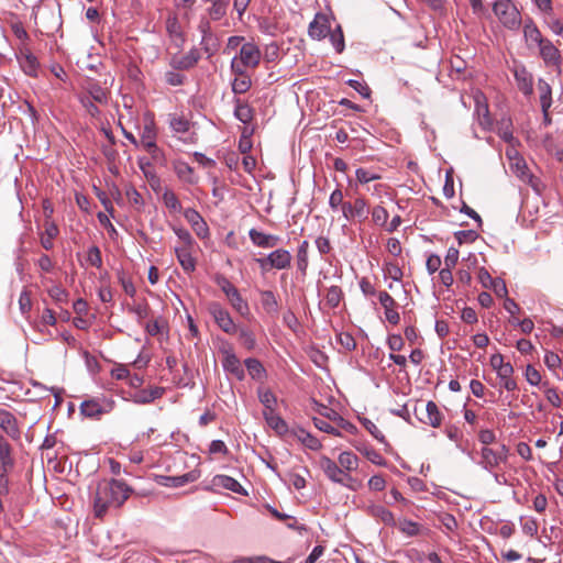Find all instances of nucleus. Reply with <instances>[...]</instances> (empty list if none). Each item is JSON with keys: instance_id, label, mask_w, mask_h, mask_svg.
<instances>
[{"instance_id": "nucleus-1", "label": "nucleus", "mask_w": 563, "mask_h": 563, "mask_svg": "<svg viewBox=\"0 0 563 563\" xmlns=\"http://www.w3.org/2000/svg\"><path fill=\"white\" fill-rule=\"evenodd\" d=\"M132 489L119 479H103L98 483L93 497V514L102 518L109 509L120 508L130 497Z\"/></svg>"}, {"instance_id": "nucleus-2", "label": "nucleus", "mask_w": 563, "mask_h": 563, "mask_svg": "<svg viewBox=\"0 0 563 563\" xmlns=\"http://www.w3.org/2000/svg\"><path fill=\"white\" fill-rule=\"evenodd\" d=\"M320 470L324 476L332 483L339 484L352 492H356L362 487V482L352 475L344 474L338 462L327 455H321L318 461Z\"/></svg>"}, {"instance_id": "nucleus-3", "label": "nucleus", "mask_w": 563, "mask_h": 563, "mask_svg": "<svg viewBox=\"0 0 563 563\" xmlns=\"http://www.w3.org/2000/svg\"><path fill=\"white\" fill-rule=\"evenodd\" d=\"M478 454V465L488 473H494L508 462L509 449L505 444H500L497 450L482 446Z\"/></svg>"}, {"instance_id": "nucleus-4", "label": "nucleus", "mask_w": 563, "mask_h": 563, "mask_svg": "<svg viewBox=\"0 0 563 563\" xmlns=\"http://www.w3.org/2000/svg\"><path fill=\"white\" fill-rule=\"evenodd\" d=\"M493 11L500 23L509 30H516L521 23V14L511 0H497Z\"/></svg>"}, {"instance_id": "nucleus-5", "label": "nucleus", "mask_w": 563, "mask_h": 563, "mask_svg": "<svg viewBox=\"0 0 563 563\" xmlns=\"http://www.w3.org/2000/svg\"><path fill=\"white\" fill-rule=\"evenodd\" d=\"M115 401L104 395L86 399L80 404V413L87 418L99 419L114 409Z\"/></svg>"}, {"instance_id": "nucleus-6", "label": "nucleus", "mask_w": 563, "mask_h": 563, "mask_svg": "<svg viewBox=\"0 0 563 563\" xmlns=\"http://www.w3.org/2000/svg\"><path fill=\"white\" fill-rule=\"evenodd\" d=\"M207 311L216 322V324L225 333L234 334L238 328L230 312L218 301H210L207 305Z\"/></svg>"}, {"instance_id": "nucleus-7", "label": "nucleus", "mask_w": 563, "mask_h": 563, "mask_svg": "<svg viewBox=\"0 0 563 563\" xmlns=\"http://www.w3.org/2000/svg\"><path fill=\"white\" fill-rule=\"evenodd\" d=\"M220 353L222 355L221 363L224 372L234 376L238 380H243L245 378V372L232 345L229 343L223 344L220 347Z\"/></svg>"}, {"instance_id": "nucleus-8", "label": "nucleus", "mask_w": 563, "mask_h": 563, "mask_svg": "<svg viewBox=\"0 0 563 563\" xmlns=\"http://www.w3.org/2000/svg\"><path fill=\"white\" fill-rule=\"evenodd\" d=\"M81 95H86L90 100L101 106L108 104L110 98V91L96 80H88Z\"/></svg>"}, {"instance_id": "nucleus-9", "label": "nucleus", "mask_w": 563, "mask_h": 563, "mask_svg": "<svg viewBox=\"0 0 563 563\" xmlns=\"http://www.w3.org/2000/svg\"><path fill=\"white\" fill-rule=\"evenodd\" d=\"M330 33V21L325 14L317 13L314 19L310 22L308 34L311 38L320 41L327 37Z\"/></svg>"}, {"instance_id": "nucleus-10", "label": "nucleus", "mask_w": 563, "mask_h": 563, "mask_svg": "<svg viewBox=\"0 0 563 563\" xmlns=\"http://www.w3.org/2000/svg\"><path fill=\"white\" fill-rule=\"evenodd\" d=\"M290 258L291 256L286 249H276L266 258H260L257 262L263 268L269 265L271 267L283 269L289 265Z\"/></svg>"}, {"instance_id": "nucleus-11", "label": "nucleus", "mask_w": 563, "mask_h": 563, "mask_svg": "<svg viewBox=\"0 0 563 563\" xmlns=\"http://www.w3.org/2000/svg\"><path fill=\"white\" fill-rule=\"evenodd\" d=\"M514 76L518 89L526 96H531L533 92V77L531 73L522 65L514 67Z\"/></svg>"}, {"instance_id": "nucleus-12", "label": "nucleus", "mask_w": 563, "mask_h": 563, "mask_svg": "<svg viewBox=\"0 0 563 563\" xmlns=\"http://www.w3.org/2000/svg\"><path fill=\"white\" fill-rule=\"evenodd\" d=\"M378 301L385 310V318L391 324H398L400 316L396 310V301L387 291H379L377 294Z\"/></svg>"}, {"instance_id": "nucleus-13", "label": "nucleus", "mask_w": 563, "mask_h": 563, "mask_svg": "<svg viewBox=\"0 0 563 563\" xmlns=\"http://www.w3.org/2000/svg\"><path fill=\"white\" fill-rule=\"evenodd\" d=\"M199 477V471H190L179 476H158L157 483L165 487H181L188 483L196 482Z\"/></svg>"}, {"instance_id": "nucleus-14", "label": "nucleus", "mask_w": 563, "mask_h": 563, "mask_svg": "<svg viewBox=\"0 0 563 563\" xmlns=\"http://www.w3.org/2000/svg\"><path fill=\"white\" fill-rule=\"evenodd\" d=\"M261 51L252 42L244 43L240 48L239 58L249 67L255 68L261 62Z\"/></svg>"}, {"instance_id": "nucleus-15", "label": "nucleus", "mask_w": 563, "mask_h": 563, "mask_svg": "<svg viewBox=\"0 0 563 563\" xmlns=\"http://www.w3.org/2000/svg\"><path fill=\"white\" fill-rule=\"evenodd\" d=\"M165 393L163 387H151L134 391L131 395V400L137 405L151 404L154 400L161 398Z\"/></svg>"}, {"instance_id": "nucleus-16", "label": "nucleus", "mask_w": 563, "mask_h": 563, "mask_svg": "<svg viewBox=\"0 0 563 563\" xmlns=\"http://www.w3.org/2000/svg\"><path fill=\"white\" fill-rule=\"evenodd\" d=\"M211 484L214 488L228 489L241 495L247 494L243 486L235 478L228 475L218 474L213 476Z\"/></svg>"}, {"instance_id": "nucleus-17", "label": "nucleus", "mask_w": 563, "mask_h": 563, "mask_svg": "<svg viewBox=\"0 0 563 563\" xmlns=\"http://www.w3.org/2000/svg\"><path fill=\"white\" fill-rule=\"evenodd\" d=\"M0 428L13 440L20 438L16 418L8 410L0 408Z\"/></svg>"}, {"instance_id": "nucleus-18", "label": "nucleus", "mask_w": 563, "mask_h": 563, "mask_svg": "<svg viewBox=\"0 0 563 563\" xmlns=\"http://www.w3.org/2000/svg\"><path fill=\"white\" fill-rule=\"evenodd\" d=\"M523 36L529 49H537L547 40L532 21L525 24Z\"/></svg>"}, {"instance_id": "nucleus-19", "label": "nucleus", "mask_w": 563, "mask_h": 563, "mask_svg": "<svg viewBox=\"0 0 563 563\" xmlns=\"http://www.w3.org/2000/svg\"><path fill=\"white\" fill-rule=\"evenodd\" d=\"M161 200L165 208L167 209L169 216L177 217L181 214L184 208L178 196L172 189L165 188L162 194Z\"/></svg>"}, {"instance_id": "nucleus-20", "label": "nucleus", "mask_w": 563, "mask_h": 563, "mask_svg": "<svg viewBox=\"0 0 563 563\" xmlns=\"http://www.w3.org/2000/svg\"><path fill=\"white\" fill-rule=\"evenodd\" d=\"M537 49L547 65L554 66L560 63V52L550 40L547 38Z\"/></svg>"}, {"instance_id": "nucleus-21", "label": "nucleus", "mask_w": 563, "mask_h": 563, "mask_svg": "<svg viewBox=\"0 0 563 563\" xmlns=\"http://www.w3.org/2000/svg\"><path fill=\"white\" fill-rule=\"evenodd\" d=\"M538 91H539V98H540V104L541 109L544 115V120L549 121V109L552 104V90L550 85L543 80L539 79L538 81Z\"/></svg>"}, {"instance_id": "nucleus-22", "label": "nucleus", "mask_w": 563, "mask_h": 563, "mask_svg": "<svg viewBox=\"0 0 563 563\" xmlns=\"http://www.w3.org/2000/svg\"><path fill=\"white\" fill-rule=\"evenodd\" d=\"M174 170L177 177L189 185H195L198 183V176L195 174L194 168L183 161H176L174 163Z\"/></svg>"}, {"instance_id": "nucleus-23", "label": "nucleus", "mask_w": 563, "mask_h": 563, "mask_svg": "<svg viewBox=\"0 0 563 563\" xmlns=\"http://www.w3.org/2000/svg\"><path fill=\"white\" fill-rule=\"evenodd\" d=\"M210 5L207 8V14L210 20L219 21L227 15L230 0H203Z\"/></svg>"}, {"instance_id": "nucleus-24", "label": "nucleus", "mask_w": 563, "mask_h": 563, "mask_svg": "<svg viewBox=\"0 0 563 563\" xmlns=\"http://www.w3.org/2000/svg\"><path fill=\"white\" fill-rule=\"evenodd\" d=\"M228 301L231 307L244 318H247L251 314L250 306L245 299L242 298L238 288L231 291L228 296Z\"/></svg>"}, {"instance_id": "nucleus-25", "label": "nucleus", "mask_w": 563, "mask_h": 563, "mask_svg": "<svg viewBox=\"0 0 563 563\" xmlns=\"http://www.w3.org/2000/svg\"><path fill=\"white\" fill-rule=\"evenodd\" d=\"M426 413H427L426 418H420L421 422L429 424L433 428H439L441 426L442 420H443V415L441 413V411L439 410V407L437 406V404L434 401L430 400L426 404Z\"/></svg>"}, {"instance_id": "nucleus-26", "label": "nucleus", "mask_w": 563, "mask_h": 563, "mask_svg": "<svg viewBox=\"0 0 563 563\" xmlns=\"http://www.w3.org/2000/svg\"><path fill=\"white\" fill-rule=\"evenodd\" d=\"M338 463L344 470V474L351 475L358 468L360 460L356 454L351 451H343L338 456Z\"/></svg>"}, {"instance_id": "nucleus-27", "label": "nucleus", "mask_w": 563, "mask_h": 563, "mask_svg": "<svg viewBox=\"0 0 563 563\" xmlns=\"http://www.w3.org/2000/svg\"><path fill=\"white\" fill-rule=\"evenodd\" d=\"M263 417L266 423L278 434H284L288 430L286 421L276 412V410H264Z\"/></svg>"}, {"instance_id": "nucleus-28", "label": "nucleus", "mask_w": 563, "mask_h": 563, "mask_svg": "<svg viewBox=\"0 0 563 563\" xmlns=\"http://www.w3.org/2000/svg\"><path fill=\"white\" fill-rule=\"evenodd\" d=\"M200 59V53L197 48L190 49L187 54L179 58H173L172 65L178 69H189L194 67Z\"/></svg>"}, {"instance_id": "nucleus-29", "label": "nucleus", "mask_w": 563, "mask_h": 563, "mask_svg": "<svg viewBox=\"0 0 563 563\" xmlns=\"http://www.w3.org/2000/svg\"><path fill=\"white\" fill-rule=\"evenodd\" d=\"M249 234L252 242L257 246H275L279 243H283V241L278 236L265 234L255 229L250 230Z\"/></svg>"}, {"instance_id": "nucleus-30", "label": "nucleus", "mask_w": 563, "mask_h": 563, "mask_svg": "<svg viewBox=\"0 0 563 563\" xmlns=\"http://www.w3.org/2000/svg\"><path fill=\"white\" fill-rule=\"evenodd\" d=\"M367 514L373 518L380 520L387 526L395 525V518L391 511L382 505H371L367 507Z\"/></svg>"}, {"instance_id": "nucleus-31", "label": "nucleus", "mask_w": 563, "mask_h": 563, "mask_svg": "<svg viewBox=\"0 0 563 563\" xmlns=\"http://www.w3.org/2000/svg\"><path fill=\"white\" fill-rule=\"evenodd\" d=\"M244 364L252 379L263 382L266 378V369L257 358L249 357Z\"/></svg>"}, {"instance_id": "nucleus-32", "label": "nucleus", "mask_w": 563, "mask_h": 563, "mask_svg": "<svg viewBox=\"0 0 563 563\" xmlns=\"http://www.w3.org/2000/svg\"><path fill=\"white\" fill-rule=\"evenodd\" d=\"M156 143V130L153 121H146L142 128L141 136L139 140V146L152 147V144Z\"/></svg>"}, {"instance_id": "nucleus-33", "label": "nucleus", "mask_w": 563, "mask_h": 563, "mask_svg": "<svg viewBox=\"0 0 563 563\" xmlns=\"http://www.w3.org/2000/svg\"><path fill=\"white\" fill-rule=\"evenodd\" d=\"M177 258L186 273H192L196 268V257L191 253V249H175Z\"/></svg>"}, {"instance_id": "nucleus-34", "label": "nucleus", "mask_w": 563, "mask_h": 563, "mask_svg": "<svg viewBox=\"0 0 563 563\" xmlns=\"http://www.w3.org/2000/svg\"><path fill=\"white\" fill-rule=\"evenodd\" d=\"M44 231L41 233L42 246L51 245L52 241L58 235V228L53 219H44Z\"/></svg>"}, {"instance_id": "nucleus-35", "label": "nucleus", "mask_w": 563, "mask_h": 563, "mask_svg": "<svg viewBox=\"0 0 563 563\" xmlns=\"http://www.w3.org/2000/svg\"><path fill=\"white\" fill-rule=\"evenodd\" d=\"M295 435L298 441H300L306 448L312 451H318L322 448L321 442L314 435L303 429L297 430Z\"/></svg>"}, {"instance_id": "nucleus-36", "label": "nucleus", "mask_w": 563, "mask_h": 563, "mask_svg": "<svg viewBox=\"0 0 563 563\" xmlns=\"http://www.w3.org/2000/svg\"><path fill=\"white\" fill-rule=\"evenodd\" d=\"M21 68L27 76H37L38 62L32 54H24L19 58Z\"/></svg>"}, {"instance_id": "nucleus-37", "label": "nucleus", "mask_w": 563, "mask_h": 563, "mask_svg": "<svg viewBox=\"0 0 563 563\" xmlns=\"http://www.w3.org/2000/svg\"><path fill=\"white\" fill-rule=\"evenodd\" d=\"M234 115L242 123H249L253 119V110L247 103L242 102L241 99H235Z\"/></svg>"}, {"instance_id": "nucleus-38", "label": "nucleus", "mask_w": 563, "mask_h": 563, "mask_svg": "<svg viewBox=\"0 0 563 563\" xmlns=\"http://www.w3.org/2000/svg\"><path fill=\"white\" fill-rule=\"evenodd\" d=\"M257 395L264 410H276L277 397L269 389L258 388Z\"/></svg>"}, {"instance_id": "nucleus-39", "label": "nucleus", "mask_w": 563, "mask_h": 563, "mask_svg": "<svg viewBox=\"0 0 563 563\" xmlns=\"http://www.w3.org/2000/svg\"><path fill=\"white\" fill-rule=\"evenodd\" d=\"M353 205H354L355 221L364 222L365 220H367L368 214H369V208L367 206L366 200L362 197H357L353 201Z\"/></svg>"}, {"instance_id": "nucleus-40", "label": "nucleus", "mask_w": 563, "mask_h": 563, "mask_svg": "<svg viewBox=\"0 0 563 563\" xmlns=\"http://www.w3.org/2000/svg\"><path fill=\"white\" fill-rule=\"evenodd\" d=\"M167 329V322L163 318H157L155 320L148 321L145 324V331L151 336H157L163 334V332Z\"/></svg>"}, {"instance_id": "nucleus-41", "label": "nucleus", "mask_w": 563, "mask_h": 563, "mask_svg": "<svg viewBox=\"0 0 563 563\" xmlns=\"http://www.w3.org/2000/svg\"><path fill=\"white\" fill-rule=\"evenodd\" d=\"M0 462L3 466H13L14 461L11 456V445L9 442L0 434Z\"/></svg>"}, {"instance_id": "nucleus-42", "label": "nucleus", "mask_w": 563, "mask_h": 563, "mask_svg": "<svg viewBox=\"0 0 563 563\" xmlns=\"http://www.w3.org/2000/svg\"><path fill=\"white\" fill-rule=\"evenodd\" d=\"M261 302L263 308L268 312H277L278 303L275 295L271 290L262 291L261 294Z\"/></svg>"}, {"instance_id": "nucleus-43", "label": "nucleus", "mask_w": 563, "mask_h": 563, "mask_svg": "<svg viewBox=\"0 0 563 563\" xmlns=\"http://www.w3.org/2000/svg\"><path fill=\"white\" fill-rule=\"evenodd\" d=\"M542 388L547 400L555 408L562 406V399L556 388L551 387L548 382L542 383Z\"/></svg>"}, {"instance_id": "nucleus-44", "label": "nucleus", "mask_w": 563, "mask_h": 563, "mask_svg": "<svg viewBox=\"0 0 563 563\" xmlns=\"http://www.w3.org/2000/svg\"><path fill=\"white\" fill-rule=\"evenodd\" d=\"M357 450L373 464L384 466L386 465L385 459L382 454L373 448H357Z\"/></svg>"}, {"instance_id": "nucleus-45", "label": "nucleus", "mask_w": 563, "mask_h": 563, "mask_svg": "<svg viewBox=\"0 0 563 563\" xmlns=\"http://www.w3.org/2000/svg\"><path fill=\"white\" fill-rule=\"evenodd\" d=\"M125 196L131 206H133L135 209L141 210L144 206V200L142 195L134 188L133 186H130L125 189Z\"/></svg>"}, {"instance_id": "nucleus-46", "label": "nucleus", "mask_w": 563, "mask_h": 563, "mask_svg": "<svg viewBox=\"0 0 563 563\" xmlns=\"http://www.w3.org/2000/svg\"><path fill=\"white\" fill-rule=\"evenodd\" d=\"M252 81L249 75L235 77L232 81V90L234 93H245L251 88Z\"/></svg>"}, {"instance_id": "nucleus-47", "label": "nucleus", "mask_w": 563, "mask_h": 563, "mask_svg": "<svg viewBox=\"0 0 563 563\" xmlns=\"http://www.w3.org/2000/svg\"><path fill=\"white\" fill-rule=\"evenodd\" d=\"M355 177L360 184H368L369 181L379 179L380 175L374 170L360 167L355 170Z\"/></svg>"}, {"instance_id": "nucleus-48", "label": "nucleus", "mask_w": 563, "mask_h": 563, "mask_svg": "<svg viewBox=\"0 0 563 563\" xmlns=\"http://www.w3.org/2000/svg\"><path fill=\"white\" fill-rule=\"evenodd\" d=\"M521 529L526 536L534 537L538 533V521L532 517L520 518Z\"/></svg>"}, {"instance_id": "nucleus-49", "label": "nucleus", "mask_w": 563, "mask_h": 563, "mask_svg": "<svg viewBox=\"0 0 563 563\" xmlns=\"http://www.w3.org/2000/svg\"><path fill=\"white\" fill-rule=\"evenodd\" d=\"M330 42L333 45L336 53H342L344 49V36L341 26L338 25L334 31L329 33Z\"/></svg>"}, {"instance_id": "nucleus-50", "label": "nucleus", "mask_w": 563, "mask_h": 563, "mask_svg": "<svg viewBox=\"0 0 563 563\" xmlns=\"http://www.w3.org/2000/svg\"><path fill=\"white\" fill-rule=\"evenodd\" d=\"M486 277L489 282V287L494 290L496 296H498L499 298H506L508 290L505 282L500 278L493 279L488 273H486Z\"/></svg>"}, {"instance_id": "nucleus-51", "label": "nucleus", "mask_w": 563, "mask_h": 563, "mask_svg": "<svg viewBox=\"0 0 563 563\" xmlns=\"http://www.w3.org/2000/svg\"><path fill=\"white\" fill-rule=\"evenodd\" d=\"M169 125L173 131L177 133H185L190 128V122L185 117L181 115H173L169 121Z\"/></svg>"}, {"instance_id": "nucleus-52", "label": "nucleus", "mask_w": 563, "mask_h": 563, "mask_svg": "<svg viewBox=\"0 0 563 563\" xmlns=\"http://www.w3.org/2000/svg\"><path fill=\"white\" fill-rule=\"evenodd\" d=\"M78 100L89 115L92 118L99 117L100 110L97 106V102L90 100L86 95H79Z\"/></svg>"}, {"instance_id": "nucleus-53", "label": "nucleus", "mask_w": 563, "mask_h": 563, "mask_svg": "<svg viewBox=\"0 0 563 563\" xmlns=\"http://www.w3.org/2000/svg\"><path fill=\"white\" fill-rule=\"evenodd\" d=\"M201 46L208 57L212 56L219 47L218 38L212 34L201 37Z\"/></svg>"}, {"instance_id": "nucleus-54", "label": "nucleus", "mask_w": 563, "mask_h": 563, "mask_svg": "<svg viewBox=\"0 0 563 563\" xmlns=\"http://www.w3.org/2000/svg\"><path fill=\"white\" fill-rule=\"evenodd\" d=\"M342 298V290L338 286H331L325 295V302L329 307L335 308L339 306Z\"/></svg>"}, {"instance_id": "nucleus-55", "label": "nucleus", "mask_w": 563, "mask_h": 563, "mask_svg": "<svg viewBox=\"0 0 563 563\" xmlns=\"http://www.w3.org/2000/svg\"><path fill=\"white\" fill-rule=\"evenodd\" d=\"M372 221L376 225L386 227L388 220V212L382 206H376L373 208L372 212Z\"/></svg>"}, {"instance_id": "nucleus-56", "label": "nucleus", "mask_w": 563, "mask_h": 563, "mask_svg": "<svg viewBox=\"0 0 563 563\" xmlns=\"http://www.w3.org/2000/svg\"><path fill=\"white\" fill-rule=\"evenodd\" d=\"M456 242L461 244L474 243L477 239V233L474 230H462L454 233Z\"/></svg>"}, {"instance_id": "nucleus-57", "label": "nucleus", "mask_w": 563, "mask_h": 563, "mask_svg": "<svg viewBox=\"0 0 563 563\" xmlns=\"http://www.w3.org/2000/svg\"><path fill=\"white\" fill-rule=\"evenodd\" d=\"M19 308L22 314H27L32 309L31 292L26 288L20 294Z\"/></svg>"}, {"instance_id": "nucleus-58", "label": "nucleus", "mask_w": 563, "mask_h": 563, "mask_svg": "<svg viewBox=\"0 0 563 563\" xmlns=\"http://www.w3.org/2000/svg\"><path fill=\"white\" fill-rule=\"evenodd\" d=\"M239 336L241 340V343L247 349L252 350L255 346V336L253 332L246 328H240L239 329Z\"/></svg>"}, {"instance_id": "nucleus-59", "label": "nucleus", "mask_w": 563, "mask_h": 563, "mask_svg": "<svg viewBox=\"0 0 563 563\" xmlns=\"http://www.w3.org/2000/svg\"><path fill=\"white\" fill-rule=\"evenodd\" d=\"M314 427L325 433L333 434L335 437H341V432L335 429L333 426H331L328 421L321 418H314L313 419Z\"/></svg>"}, {"instance_id": "nucleus-60", "label": "nucleus", "mask_w": 563, "mask_h": 563, "mask_svg": "<svg viewBox=\"0 0 563 563\" xmlns=\"http://www.w3.org/2000/svg\"><path fill=\"white\" fill-rule=\"evenodd\" d=\"M544 364L548 366L549 369L555 371L561 367L562 360L556 353L552 351H547L544 354Z\"/></svg>"}, {"instance_id": "nucleus-61", "label": "nucleus", "mask_w": 563, "mask_h": 563, "mask_svg": "<svg viewBox=\"0 0 563 563\" xmlns=\"http://www.w3.org/2000/svg\"><path fill=\"white\" fill-rule=\"evenodd\" d=\"M476 111L479 118V124L484 129H488L492 124L488 107L486 104H479V102H477Z\"/></svg>"}, {"instance_id": "nucleus-62", "label": "nucleus", "mask_w": 563, "mask_h": 563, "mask_svg": "<svg viewBox=\"0 0 563 563\" xmlns=\"http://www.w3.org/2000/svg\"><path fill=\"white\" fill-rule=\"evenodd\" d=\"M526 379L532 386L542 384V377L540 372L532 365H528L526 368Z\"/></svg>"}, {"instance_id": "nucleus-63", "label": "nucleus", "mask_w": 563, "mask_h": 563, "mask_svg": "<svg viewBox=\"0 0 563 563\" xmlns=\"http://www.w3.org/2000/svg\"><path fill=\"white\" fill-rule=\"evenodd\" d=\"M399 530L409 537H413L419 533V525L411 520H402L399 522Z\"/></svg>"}, {"instance_id": "nucleus-64", "label": "nucleus", "mask_w": 563, "mask_h": 563, "mask_svg": "<svg viewBox=\"0 0 563 563\" xmlns=\"http://www.w3.org/2000/svg\"><path fill=\"white\" fill-rule=\"evenodd\" d=\"M47 291L51 298L56 302H64L67 300V291L59 285H53Z\"/></svg>"}]
</instances>
